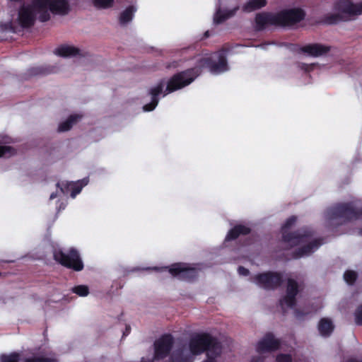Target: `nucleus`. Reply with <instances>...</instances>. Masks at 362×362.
Listing matches in <instances>:
<instances>
[{
	"mask_svg": "<svg viewBox=\"0 0 362 362\" xmlns=\"http://www.w3.org/2000/svg\"><path fill=\"white\" fill-rule=\"evenodd\" d=\"M256 23L258 26L259 29L263 28L264 26L267 25H279V15L277 14H272V13H259L257 15Z\"/></svg>",
	"mask_w": 362,
	"mask_h": 362,
	"instance_id": "dca6fc26",
	"label": "nucleus"
},
{
	"mask_svg": "<svg viewBox=\"0 0 362 362\" xmlns=\"http://www.w3.org/2000/svg\"><path fill=\"white\" fill-rule=\"evenodd\" d=\"M88 182V180L87 179H83L81 181H78V182H66L65 185L63 183L62 185L60 187L59 183H57V187H60L61 192L66 194L69 190V189H71V197L72 198H75V197L79 194L83 188V187L86 186Z\"/></svg>",
	"mask_w": 362,
	"mask_h": 362,
	"instance_id": "2eb2a0df",
	"label": "nucleus"
},
{
	"mask_svg": "<svg viewBox=\"0 0 362 362\" xmlns=\"http://www.w3.org/2000/svg\"><path fill=\"white\" fill-rule=\"evenodd\" d=\"M201 64L202 66H207L214 74H219L228 70L227 62L223 53H216L210 59H202Z\"/></svg>",
	"mask_w": 362,
	"mask_h": 362,
	"instance_id": "9d476101",
	"label": "nucleus"
},
{
	"mask_svg": "<svg viewBox=\"0 0 362 362\" xmlns=\"http://www.w3.org/2000/svg\"><path fill=\"white\" fill-rule=\"evenodd\" d=\"M298 291L299 286L298 283L291 278L288 279L286 295L280 300V305L284 310L293 308L296 304V296Z\"/></svg>",
	"mask_w": 362,
	"mask_h": 362,
	"instance_id": "ddd939ff",
	"label": "nucleus"
},
{
	"mask_svg": "<svg viewBox=\"0 0 362 362\" xmlns=\"http://www.w3.org/2000/svg\"><path fill=\"white\" fill-rule=\"evenodd\" d=\"M54 257L61 264L76 271H81L83 268L80 256L74 249H71L68 253H64L61 250H55Z\"/></svg>",
	"mask_w": 362,
	"mask_h": 362,
	"instance_id": "1a4fd4ad",
	"label": "nucleus"
},
{
	"mask_svg": "<svg viewBox=\"0 0 362 362\" xmlns=\"http://www.w3.org/2000/svg\"><path fill=\"white\" fill-rule=\"evenodd\" d=\"M266 4V0H248L242 6V9L245 12L250 13L265 6Z\"/></svg>",
	"mask_w": 362,
	"mask_h": 362,
	"instance_id": "aec40b11",
	"label": "nucleus"
},
{
	"mask_svg": "<svg viewBox=\"0 0 362 362\" xmlns=\"http://www.w3.org/2000/svg\"><path fill=\"white\" fill-rule=\"evenodd\" d=\"M238 273L240 275L247 276L249 274V271H248V269H245L243 267H238Z\"/></svg>",
	"mask_w": 362,
	"mask_h": 362,
	"instance_id": "72a5a7b5",
	"label": "nucleus"
},
{
	"mask_svg": "<svg viewBox=\"0 0 362 362\" xmlns=\"http://www.w3.org/2000/svg\"><path fill=\"white\" fill-rule=\"evenodd\" d=\"M205 351L207 358L203 362H216V358L221 353V346L209 334H196L187 344L175 350L168 362H194L195 357Z\"/></svg>",
	"mask_w": 362,
	"mask_h": 362,
	"instance_id": "f03ea898",
	"label": "nucleus"
},
{
	"mask_svg": "<svg viewBox=\"0 0 362 362\" xmlns=\"http://www.w3.org/2000/svg\"><path fill=\"white\" fill-rule=\"evenodd\" d=\"M15 153H16V151H15L14 148L0 142V158L1 157H9V156L15 154Z\"/></svg>",
	"mask_w": 362,
	"mask_h": 362,
	"instance_id": "a878e982",
	"label": "nucleus"
},
{
	"mask_svg": "<svg viewBox=\"0 0 362 362\" xmlns=\"http://www.w3.org/2000/svg\"><path fill=\"white\" fill-rule=\"evenodd\" d=\"M354 317L355 323L357 325H362V304L356 308L354 313Z\"/></svg>",
	"mask_w": 362,
	"mask_h": 362,
	"instance_id": "c756f323",
	"label": "nucleus"
},
{
	"mask_svg": "<svg viewBox=\"0 0 362 362\" xmlns=\"http://www.w3.org/2000/svg\"><path fill=\"white\" fill-rule=\"evenodd\" d=\"M298 66L302 70H304L305 71H310L313 68L314 64H306L301 63V64H298Z\"/></svg>",
	"mask_w": 362,
	"mask_h": 362,
	"instance_id": "473e14b6",
	"label": "nucleus"
},
{
	"mask_svg": "<svg viewBox=\"0 0 362 362\" xmlns=\"http://www.w3.org/2000/svg\"><path fill=\"white\" fill-rule=\"evenodd\" d=\"M302 51L313 57H320L329 51V47L321 44L305 45Z\"/></svg>",
	"mask_w": 362,
	"mask_h": 362,
	"instance_id": "f3484780",
	"label": "nucleus"
},
{
	"mask_svg": "<svg viewBox=\"0 0 362 362\" xmlns=\"http://www.w3.org/2000/svg\"><path fill=\"white\" fill-rule=\"evenodd\" d=\"M346 362H362V360L361 361H357V360L354 359V358H350V359L347 360Z\"/></svg>",
	"mask_w": 362,
	"mask_h": 362,
	"instance_id": "c9c22d12",
	"label": "nucleus"
},
{
	"mask_svg": "<svg viewBox=\"0 0 362 362\" xmlns=\"http://www.w3.org/2000/svg\"><path fill=\"white\" fill-rule=\"evenodd\" d=\"M72 291L79 296H86L89 293L88 286L83 285L74 287Z\"/></svg>",
	"mask_w": 362,
	"mask_h": 362,
	"instance_id": "cd10ccee",
	"label": "nucleus"
},
{
	"mask_svg": "<svg viewBox=\"0 0 362 362\" xmlns=\"http://www.w3.org/2000/svg\"><path fill=\"white\" fill-rule=\"evenodd\" d=\"M81 118L80 115H73L68 117V119L59 124L58 131L64 132L69 131L74 124L78 122Z\"/></svg>",
	"mask_w": 362,
	"mask_h": 362,
	"instance_id": "412c9836",
	"label": "nucleus"
},
{
	"mask_svg": "<svg viewBox=\"0 0 362 362\" xmlns=\"http://www.w3.org/2000/svg\"><path fill=\"white\" fill-rule=\"evenodd\" d=\"M23 362H57V360L54 356L37 354L25 358Z\"/></svg>",
	"mask_w": 362,
	"mask_h": 362,
	"instance_id": "b1692460",
	"label": "nucleus"
},
{
	"mask_svg": "<svg viewBox=\"0 0 362 362\" xmlns=\"http://www.w3.org/2000/svg\"><path fill=\"white\" fill-rule=\"evenodd\" d=\"M280 347V341L272 334H268L259 341L256 346L257 356H253L250 362H264V354L278 349Z\"/></svg>",
	"mask_w": 362,
	"mask_h": 362,
	"instance_id": "6e6552de",
	"label": "nucleus"
},
{
	"mask_svg": "<svg viewBox=\"0 0 362 362\" xmlns=\"http://www.w3.org/2000/svg\"><path fill=\"white\" fill-rule=\"evenodd\" d=\"M169 273L180 280L189 281L197 276V270L186 264L177 263L169 268Z\"/></svg>",
	"mask_w": 362,
	"mask_h": 362,
	"instance_id": "4468645a",
	"label": "nucleus"
},
{
	"mask_svg": "<svg viewBox=\"0 0 362 362\" xmlns=\"http://www.w3.org/2000/svg\"><path fill=\"white\" fill-rule=\"evenodd\" d=\"M136 11V8L134 6L127 7L123 11L119 18V23L122 25H125L133 19L134 13Z\"/></svg>",
	"mask_w": 362,
	"mask_h": 362,
	"instance_id": "4be33fe9",
	"label": "nucleus"
},
{
	"mask_svg": "<svg viewBox=\"0 0 362 362\" xmlns=\"http://www.w3.org/2000/svg\"><path fill=\"white\" fill-rule=\"evenodd\" d=\"M57 197V193H52L50 197H49V199H54V198H56Z\"/></svg>",
	"mask_w": 362,
	"mask_h": 362,
	"instance_id": "f704fd0d",
	"label": "nucleus"
},
{
	"mask_svg": "<svg viewBox=\"0 0 362 362\" xmlns=\"http://www.w3.org/2000/svg\"><path fill=\"white\" fill-rule=\"evenodd\" d=\"M276 362H291V357L289 354H279L276 356Z\"/></svg>",
	"mask_w": 362,
	"mask_h": 362,
	"instance_id": "2f4dec72",
	"label": "nucleus"
},
{
	"mask_svg": "<svg viewBox=\"0 0 362 362\" xmlns=\"http://www.w3.org/2000/svg\"><path fill=\"white\" fill-rule=\"evenodd\" d=\"M70 11L69 0H30L19 8L18 21L22 27L28 28L36 20L46 22L52 14L66 16Z\"/></svg>",
	"mask_w": 362,
	"mask_h": 362,
	"instance_id": "f257e3e1",
	"label": "nucleus"
},
{
	"mask_svg": "<svg viewBox=\"0 0 362 362\" xmlns=\"http://www.w3.org/2000/svg\"><path fill=\"white\" fill-rule=\"evenodd\" d=\"M20 358V354L16 352L10 354H3L0 356L1 362H18Z\"/></svg>",
	"mask_w": 362,
	"mask_h": 362,
	"instance_id": "bb28decb",
	"label": "nucleus"
},
{
	"mask_svg": "<svg viewBox=\"0 0 362 362\" xmlns=\"http://www.w3.org/2000/svg\"><path fill=\"white\" fill-rule=\"evenodd\" d=\"M79 52L80 50L77 47L69 45H62L54 50L57 55L64 57H74L79 54Z\"/></svg>",
	"mask_w": 362,
	"mask_h": 362,
	"instance_id": "a211bd4d",
	"label": "nucleus"
},
{
	"mask_svg": "<svg viewBox=\"0 0 362 362\" xmlns=\"http://www.w3.org/2000/svg\"><path fill=\"white\" fill-rule=\"evenodd\" d=\"M356 273L354 271H346L344 274V279L349 284H352L356 279Z\"/></svg>",
	"mask_w": 362,
	"mask_h": 362,
	"instance_id": "c85d7f7f",
	"label": "nucleus"
},
{
	"mask_svg": "<svg viewBox=\"0 0 362 362\" xmlns=\"http://www.w3.org/2000/svg\"><path fill=\"white\" fill-rule=\"evenodd\" d=\"M362 15V1L354 4L350 0H339L334 7V11L325 17L328 24H336L341 21H349Z\"/></svg>",
	"mask_w": 362,
	"mask_h": 362,
	"instance_id": "39448f33",
	"label": "nucleus"
},
{
	"mask_svg": "<svg viewBox=\"0 0 362 362\" xmlns=\"http://www.w3.org/2000/svg\"><path fill=\"white\" fill-rule=\"evenodd\" d=\"M296 217L289 218L282 227L283 239L290 247L303 244V247L300 248L296 254V257L308 256L314 252L322 244V243L315 240H311L309 235L305 233L286 234L287 230L295 223Z\"/></svg>",
	"mask_w": 362,
	"mask_h": 362,
	"instance_id": "20e7f679",
	"label": "nucleus"
},
{
	"mask_svg": "<svg viewBox=\"0 0 362 362\" xmlns=\"http://www.w3.org/2000/svg\"><path fill=\"white\" fill-rule=\"evenodd\" d=\"M360 234L362 235V230L360 231Z\"/></svg>",
	"mask_w": 362,
	"mask_h": 362,
	"instance_id": "ea45409f",
	"label": "nucleus"
},
{
	"mask_svg": "<svg viewBox=\"0 0 362 362\" xmlns=\"http://www.w3.org/2000/svg\"><path fill=\"white\" fill-rule=\"evenodd\" d=\"M187 344V343H185L173 347L174 338L173 336L170 334H164L156 339L153 344V360L168 362L175 350Z\"/></svg>",
	"mask_w": 362,
	"mask_h": 362,
	"instance_id": "0eeeda50",
	"label": "nucleus"
},
{
	"mask_svg": "<svg viewBox=\"0 0 362 362\" xmlns=\"http://www.w3.org/2000/svg\"><path fill=\"white\" fill-rule=\"evenodd\" d=\"M361 215L362 209H358L356 205L340 204L327 209L325 218L330 226H339L349 221L356 220Z\"/></svg>",
	"mask_w": 362,
	"mask_h": 362,
	"instance_id": "423d86ee",
	"label": "nucleus"
},
{
	"mask_svg": "<svg viewBox=\"0 0 362 362\" xmlns=\"http://www.w3.org/2000/svg\"><path fill=\"white\" fill-rule=\"evenodd\" d=\"M252 281L261 288L272 289L280 284L281 277L278 274L268 272L256 275Z\"/></svg>",
	"mask_w": 362,
	"mask_h": 362,
	"instance_id": "f8f14e48",
	"label": "nucleus"
},
{
	"mask_svg": "<svg viewBox=\"0 0 362 362\" xmlns=\"http://www.w3.org/2000/svg\"><path fill=\"white\" fill-rule=\"evenodd\" d=\"M334 326L331 320L328 318L322 319L318 325V329L321 335L329 336L333 331Z\"/></svg>",
	"mask_w": 362,
	"mask_h": 362,
	"instance_id": "5701e85b",
	"label": "nucleus"
},
{
	"mask_svg": "<svg viewBox=\"0 0 362 362\" xmlns=\"http://www.w3.org/2000/svg\"><path fill=\"white\" fill-rule=\"evenodd\" d=\"M238 9V7H235L233 9L224 10V11H222L220 8H218L216 10V12L214 17V23L218 24V23L223 22L224 21L231 18L232 16H233L235 15V13Z\"/></svg>",
	"mask_w": 362,
	"mask_h": 362,
	"instance_id": "6ab92c4d",
	"label": "nucleus"
},
{
	"mask_svg": "<svg viewBox=\"0 0 362 362\" xmlns=\"http://www.w3.org/2000/svg\"><path fill=\"white\" fill-rule=\"evenodd\" d=\"M130 332V327H126V332L124 333V334H128Z\"/></svg>",
	"mask_w": 362,
	"mask_h": 362,
	"instance_id": "e433bc0d",
	"label": "nucleus"
},
{
	"mask_svg": "<svg viewBox=\"0 0 362 362\" xmlns=\"http://www.w3.org/2000/svg\"><path fill=\"white\" fill-rule=\"evenodd\" d=\"M141 362H153V361H144V359H142Z\"/></svg>",
	"mask_w": 362,
	"mask_h": 362,
	"instance_id": "58836bf2",
	"label": "nucleus"
},
{
	"mask_svg": "<svg viewBox=\"0 0 362 362\" xmlns=\"http://www.w3.org/2000/svg\"><path fill=\"white\" fill-rule=\"evenodd\" d=\"M249 232V228L241 225L237 226L228 232L226 240L235 239L240 234H247Z\"/></svg>",
	"mask_w": 362,
	"mask_h": 362,
	"instance_id": "393cba45",
	"label": "nucleus"
},
{
	"mask_svg": "<svg viewBox=\"0 0 362 362\" xmlns=\"http://www.w3.org/2000/svg\"><path fill=\"white\" fill-rule=\"evenodd\" d=\"M279 25H293L300 21L305 16L303 11L300 8L286 9L278 13Z\"/></svg>",
	"mask_w": 362,
	"mask_h": 362,
	"instance_id": "9b49d317",
	"label": "nucleus"
},
{
	"mask_svg": "<svg viewBox=\"0 0 362 362\" xmlns=\"http://www.w3.org/2000/svg\"><path fill=\"white\" fill-rule=\"evenodd\" d=\"M113 0H94V4L99 8H107L112 5Z\"/></svg>",
	"mask_w": 362,
	"mask_h": 362,
	"instance_id": "7c9ffc66",
	"label": "nucleus"
},
{
	"mask_svg": "<svg viewBox=\"0 0 362 362\" xmlns=\"http://www.w3.org/2000/svg\"><path fill=\"white\" fill-rule=\"evenodd\" d=\"M201 73L199 68H193L174 75L168 81H161L150 90L151 101L143 107L144 111H151L158 103V96L167 94L184 88L191 83Z\"/></svg>",
	"mask_w": 362,
	"mask_h": 362,
	"instance_id": "7ed1b4c3",
	"label": "nucleus"
},
{
	"mask_svg": "<svg viewBox=\"0 0 362 362\" xmlns=\"http://www.w3.org/2000/svg\"><path fill=\"white\" fill-rule=\"evenodd\" d=\"M296 317H300L301 314H300V313L299 311H296Z\"/></svg>",
	"mask_w": 362,
	"mask_h": 362,
	"instance_id": "4c0bfd02",
	"label": "nucleus"
}]
</instances>
